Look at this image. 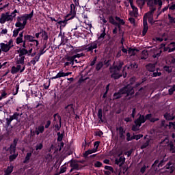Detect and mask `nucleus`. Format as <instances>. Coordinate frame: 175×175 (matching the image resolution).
<instances>
[{
  "label": "nucleus",
  "mask_w": 175,
  "mask_h": 175,
  "mask_svg": "<svg viewBox=\"0 0 175 175\" xmlns=\"http://www.w3.org/2000/svg\"><path fill=\"white\" fill-rule=\"evenodd\" d=\"M174 91H175V85H174L172 86V88L169 89L168 92H169L170 95H172L173 94V92H174Z\"/></svg>",
  "instance_id": "nucleus-43"
},
{
  "label": "nucleus",
  "mask_w": 175,
  "mask_h": 175,
  "mask_svg": "<svg viewBox=\"0 0 175 175\" xmlns=\"http://www.w3.org/2000/svg\"><path fill=\"white\" fill-rule=\"evenodd\" d=\"M142 137H143V135L139 134V135H133V139H135V140H139V139H142Z\"/></svg>",
  "instance_id": "nucleus-41"
},
{
  "label": "nucleus",
  "mask_w": 175,
  "mask_h": 175,
  "mask_svg": "<svg viewBox=\"0 0 175 175\" xmlns=\"http://www.w3.org/2000/svg\"><path fill=\"white\" fill-rule=\"evenodd\" d=\"M99 46V41H94L86 46V50L88 51H92L94 49H96Z\"/></svg>",
  "instance_id": "nucleus-11"
},
{
  "label": "nucleus",
  "mask_w": 175,
  "mask_h": 175,
  "mask_svg": "<svg viewBox=\"0 0 175 175\" xmlns=\"http://www.w3.org/2000/svg\"><path fill=\"white\" fill-rule=\"evenodd\" d=\"M168 18L170 20V23H172L175 24L174 18L172 17V16H170V14L168 15Z\"/></svg>",
  "instance_id": "nucleus-51"
},
{
  "label": "nucleus",
  "mask_w": 175,
  "mask_h": 175,
  "mask_svg": "<svg viewBox=\"0 0 175 175\" xmlns=\"http://www.w3.org/2000/svg\"><path fill=\"white\" fill-rule=\"evenodd\" d=\"M16 146H17V141L14 140V146L12 145L10 146V150L13 151V152H14V151L16 150Z\"/></svg>",
  "instance_id": "nucleus-33"
},
{
  "label": "nucleus",
  "mask_w": 175,
  "mask_h": 175,
  "mask_svg": "<svg viewBox=\"0 0 175 175\" xmlns=\"http://www.w3.org/2000/svg\"><path fill=\"white\" fill-rule=\"evenodd\" d=\"M66 172V167L62 166L60 168V173H65Z\"/></svg>",
  "instance_id": "nucleus-59"
},
{
  "label": "nucleus",
  "mask_w": 175,
  "mask_h": 175,
  "mask_svg": "<svg viewBox=\"0 0 175 175\" xmlns=\"http://www.w3.org/2000/svg\"><path fill=\"white\" fill-rule=\"evenodd\" d=\"M20 31H21V30L19 29H14L13 31V36L14 38H16L18 35V33L20 32Z\"/></svg>",
  "instance_id": "nucleus-40"
},
{
  "label": "nucleus",
  "mask_w": 175,
  "mask_h": 175,
  "mask_svg": "<svg viewBox=\"0 0 175 175\" xmlns=\"http://www.w3.org/2000/svg\"><path fill=\"white\" fill-rule=\"evenodd\" d=\"M151 51L153 53L154 58H157V57H159L161 55V53H162L161 49L158 48H153L151 49Z\"/></svg>",
  "instance_id": "nucleus-15"
},
{
  "label": "nucleus",
  "mask_w": 175,
  "mask_h": 175,
  "mask_svg": "<svg viewBox=\"0 0 175 175\" xmlns=\"http://www.w3.org/2000/svg\"><path fill=\"white\" fill-rule=\"evenodd\" d=\"M66 61H69L71 62V61H75V57L73 56H67L66 57Z\"/></svg>",
  "instance_id": "nucleus-46"
},
{
  "label": "nucleus",
  "mask_w": 175,
  "mask_h": 175,
  "mask_svg": "<svg viewBox=\"0 0 175 175\" xmlns=\"http://www.w3.org/2000/svg\"><path fill=\"white\" fill-rule=\"evenodd\" d=\"M57 24H59L60 27H66V24H68V20L58 21Z\"/></svg>",
  "instance_id": "nucleus-29"
},
{
  "label": "nucleus",
  "mask_w": 175,
  "mask_h": 175,
  "mask_svg": "<svg viewBox=\"0 0 175 175\" xmlns=\"http://www.w3.org/2000/svg\"><path fill=\"white\" fill-rule=\"evenodd\" d=\"M40 33L41 37L44 40H47V39H49V36L47 35V32H46V31L41 30Z\"/></svg>",
  "instance_id": "nucleus-22"
},
{
  "label": "nucleus",
  "mask_w": 175,
  "mask_h": 175,
  "mask_svg": "<svg viewBox=\"0 0 175 175\" xmlns=\"http://www.w3.org/2000/svg\"><path fill=\"white\" fill-rule=\"evenodd\" d=\"M42 148H43V144L40 143L38 144H37L36 146V151L39 150H42Z\"/></svg>",
  "instance_id": "nucleus-38"
},
{
  "label": "nucleus",
  "mask_w": 175,
  "mask_h": 175,
  "mask_svg": "<svg viewBox=\"0 0 175 175\" xmlns=\"http://www.w3.org/2000/svg\"><path fill=\"white\" fill-rule=\"evenodd\" d=\"M129 21H130L131 24H133V25H136V23H135V18H129Z\"/></svg>",
  "instance_id": "nucleus-60"
},
{
  "label": "nucleus",
  "mask_w": 175,
  "mask_h": 175,
  "mask_svg": "<svg viewBox=\"0 0 175 175\" xmlns=\"http://www.w3.org/2000/svg\"><path fill=\"white\" fill-rule=\"evenodd\" d=\"M127 69H137V64L136 63L131 64Z\"/></svg>",
  "instance_id": "nucleus-37"
},
{
  "label": "nucleus",
  "mask_w": 175,
  "mask_h": 175,
  "mask_svg": "<svg viewBox=\"0 0 175 175\" xmlns=\"http://www.w3.org/2000/svg\"><path fill=\"white\" fill-rule=\"evenodd\" d=\"M70 167H72V169L70 170V172L72 173L73 172V170H79V163H77L76 161H71L70 163Z\"/></svg>",
  "instance_id": "nucleus-14"
},
{
  "label": "nucleus",
  "mask_w": 175,
  "mask_h": 175,
  "mask_svg": "<svg viewBox=\"0 0 175 175\" xmlns=\"http://www.w3.org/2000/svg\"><path fill=\"white\" fill-rule=\"evenodd\" d=\"M109 23H111V24H113V25H116V21L114 20V18L112 16L109 17Z\"/></svg>",
  "instance_id": "nucleus-49"
},
{
  "label": "nucleus",
  "mask_w": 175,
  "mask_h": 175,
  "mask_svg": "<svg viewBox=\"0 0 175 175\" xmlns=\"http://www.w3.org/2000/svg\"><path fill=\"white\" fill-rule=\"evenodd\" d=\"M17 155H18V154H14L11 156H10V161H14V159H16V158H17Z\"/></svg>",
  "instance_id": "nucleus-45"
},
{
  "label": "nucleus",
  "mask_w": 175,
  "mask_h": 175,
  "mask_svg": "<svg viewBox=\"0 0 175 175\" xmlns=\"http://www.w3.org/2000/svg\"><path fill=\"white\" fill-rule=\"evenodd\" d=\"M13 172V165H10L8 167V168L5 171V175H9Z\"/></svg>",
  "instance_id": "nucleus-24"
},
{
  "label": "nucleus",
  "mask_w": 175,
  "mask_h": 175,
  "mask_svg": "<svg viewBox=\"0 0 175 175\" xmlns=\"http://www.w3.org/2000/svg\"><path fill=\"white\" fill-rule=\"evenodd\" d=\"M1 35H6L8 33V29H2L1 31L0 32Z\"/></svg>",
  "instance_id": "nucleus-58"
},
{
  "label": "nucleus",
  "mask_w": 175,
  "mask_h": 175,
  "mask_svg": "<svg viewBox=\"0 0 175 175\" xmlns=\"http://www.w3.org/2000/svg\"><path fill=\"white\" fill-rule=\"evenodd\" d=\"M32 17H33V11H32L30 14H23L21 16H18L17 18L15 27H16L18 29L23 31V29L25 28V25H27V21H28V20L31 21Z\"/></svg>",
  "instance_id": "nucleus-2"
},
{
  "label": "nucleus",
  "mask_w": 175,
  "mask_h": 175,
  "mask_svg": "<svg viewBox=\"0 0 175 175\" xmlns=\"http://www.w3.org/2000/svg\"><path fill=\"white\" fill-rule=\"evenodd\" d=\"M164 117L165 119L168 120H174V115L173 114V113H166L164 115Z\"/></svg>",
  "instance_id": "nucleus-20"
},
{
  "label": "nucleus",
  "mask_w": 175,
  "mask_h": 175,
  "mask_svg": "<svg viewBox=\"0 0 175 175\" xmlns=\"http://www.w3.org/2000/svg\"><path fill=\"white\" fill-rule=\"evenodd\" d=\"M44 132V126L40 125L38 128L36 129V135H39L40 133H43Z\"/></svg>",
  "instance_id": "nucleus-19"
},
{
  "label": "nucleus",
  "mask_w": 175,
  "mask_h": 175,
  "mask_svg": "<svg viewBox=\"0 0 175 175\" xmlns=\"http://www.w3.org/2000/svg\"><path fill=\"white\" fill-rule=\"evenodd\" d=\"M126 136H127L126 139H127L128 142H131V140H133V136L131 137V133H127Z\"/></svg>",
  "instance_id": "nucleus-47"
},
{
  "label": "nucleus",
  "mask_w": 175,
  "mask_h": 175,
  "mask_svg": "<svg viewBox=\"0 0 175 175\" xmlns=\"http://www.w3.org/2000/svg\"><path fill=\"white\" fill-rule=\"evenodd\" d=\"M94 152H96V149H91V150H88L86 152H85L84 153V157H88V155L91 154H94Z\"/></svg>",
  "instance_id": "nucleus-23"
},
{
  "label": "nucleus",
  "mask_w": 175,
  "mask_h": 175,
  "mask_svg": "<svg viewBox=\"0 0 175 175\" xmlns=\"http://www.w3.org/2000/svg\"><path fill=\"white\" fill-rule=\"evenodd\" d=\"M139 50L136 49H132V48H129L128 49V53L130 57H132L133 55H135L136 53H137Z\"/></svg>",
  "instance_id": "nucleus-18"
},
{
  "label": "nucleus",
  "mask_w": 175,
  "mask_h": 175,
  "mask_svg": "<svg viewBox=\"0 0 175 175\" xmlns=\"http://www.w3.org/2000/svg\"><path fill=\"white\" fill-rule=\"evenodd\" d=\"M124 94H126V96H129V95H133V94H135L133 87L131 85H128L127 86L122 88L119 92L115 93L113 94V99H118V98H121V95Z\"/></svg>",
  "instance_id": "nucleus-5"
},
{
  "label": "nucleus",
  "mask_w": 175,
  "mask_h": 175,
  "mask_svg": "<svg viewBox=\"0 0 175 175\" xmlns=\"http://www.w3.org/2000/svg\"><path fill=\"white\" fill-rule=\"evenodd\" d=\"M169 49V53H172V51H174L175 50V43L171 42L170 44L168 46Z\"/></svg>",
  "instance_id": "nucleus-27"
},
{
  "label": "nucleus",
  "mask_w": 175,
  "mask_h": 175,
  "mask_svg": "<svg viewBox=\"0 0 175 175\" xmlns=\"http://www.w3.org/2000/svg\"><path fill=\"white\" fill-rule=\"evenodd\" d=\"M57 76H58L59 79H60V77H66L65 72H64L63 70L59 71L57 73Z\"/></svg>",
  "instance_id": "nucleus-39"
},
{
  "label": "nucleus",
  "mask_w": 175,
  "mask_h": 175,
  "mask_svg": "<svg viewBox=\"0 0 175 175\" xmlns=\"http://www.w3.org/2000/svg\"><path fill=\"white\" fill-rule=\"evenodd\" d=\"M24 40L20 37L16 38V44H21V43H23Z\"/></svg>",
  "instance_id": "nucleus-42"
},
{
  "label": "nucleus",
  "mask_w": 175,
  "mask_h": 175,
  "mask_svg": "<svg viewBox=\"0 0 175 175\" xmlns=\"http://www.w3.org/2000/svg\"><path fill=\"white\" fill-rule=\"evenodd\" d=\"M25 70V66H20L16 64L11 68L10 72L12 75H17V73H23Z\"/></svg>",
  "instance_id": "nucleus-8"
},
{
  "label": "nucleus",
  "mask_w": 175,
  "mask_h": 175,
  "mask_svg": "<svg viewBox=\"0 0 175 175\" xmlns=\"http://www.w3.org/2000/svg\"><path fill=\"white\" fill-rule=\"evenodd\" d=\"M39 59H40V56L37 55L32 60L30 61V64H31V65H35L36 62H39Z\"/></svg>",
  "instance_id": "nucleus-21"
},
{
  "label": "nucleus",
  "mask_w": 175,
  "mask_h": 175,
  "mask_svg": "<svg viewBox=\"0 0 175 175\" xmlns=\"http://www.w3.org/2000/svg\"><path fill=\"white\" fill-rule=\"evenodd\" d=\"M98 119L100 120V121H102V122H103V120H102V118H103L102 109H98Z\"/></svg>",
  "instance_id": "nucleus-35"
},
{
  "label": "nucleus",
  "mask_w": 175,
  "mask_h": 175,
  "mask_svg": "<svg viewBox=\"0 0 175 175\" xmlns=\"http://www.w3.org/2000/svg\"><path fill=\"white\" fill-rule=\"evenodd\" d=\"M8 105H13L14 103V100L13 99V97L11 98V100H8V103H7Z\"/></svg>",
  "instance_id": "nucleus-64"
},
{
  "label": "nucleus",
  "mask_w": 175,
  "mask_h": 175,
  "mask_svg": "<svg viewBox=\"0 0 175 175\" xmlns=\"http://www.w3.org/2000/svg\"><path fill=\"white\" fill-rule=\"evenodd\" d=\"M94 150H96V152L98 151V147H99V142H94Z\"/></svg>",
  "instance_id": "nucleus-54"
},
{
  "label": "nucleus",
  "mask_w": 175,
  "mask_h": 175,
  "mask_svg": "<svg viewBox=\"0 0 175 175\" xmlns=\"http://www.w3.org/2000/svg\"><path fill=\"white\" fill-rule=\"evenodd\" d=\"M130 5L133 9V12H134V16H136V14H137V8H136L135 5H133V3L132 1H130Z\"/></svg>",
  "instance_id": "nucleus-28"
},
{
  "label": "nucleus",
  "mask_w": 175,
  "mask_h": 175,
  "mask_svg": "<svg viewBox=\"0 0 175 175\" xmlns=\"http://www.w3.org/2000/svg\"><path fill=\"white\" fill-rule=\"evenodd\" d=\"M116 20L118 21V22L119 23V24H120V25H124V24H125V21H124V20L120 19V17L116 16Z\"/></svg>",
  "instance_id": "nucleus-36"
},
{
  "label": "nucleus",
  "mask_w": 175,
  "mask_h": 175,
  "mask_svg": "<svg viewBox=\"0 0 175 175\" xmlns=\"http://www.w3.org/2000/svg\"><path fill=\"white\" fill-rule=\"evenodd\" d=\"M24 39L25 42H27V40H28V42H34V43H36V46H38L39 44V41H38L37 40H35V38L31 35H28V34L25 35Z\"/></svg>",
  "instance_id": "nucleus-12"
},
{
  "label": "nucleus",
  "mask_w": 175,
  "mask_h": 175,
  "mask_svg": "<svg viewBox=\"0 0 175 175\" xmlns=\"http://www.w3.org/2000/svg\"><path fill=\"white\" fill-rule=\"evenodd\" d=\"M103 66V62H99L98 64L96 66V70H100Z\"/></svg>",
  "instance_id": "nucleus-34"
},
{
  "label": "nucleus",
  "mask_w": 175,
  "mask_h": 175,
  "mask_svg": "<svg viewBox=\"0 0 175 175\" xmlns=\"http://www.w3.org/2000/svg\"><path fill=\"white\" fill-rule=\"evenodd\" d=\"M150 143H152V142L148 140L146 141V143H145L142 146V148H146V147H147L148 146V144H150Z\"/></svg>",
  "instance_id": "nucleus-52"
},
{
  "label": "nucleus",
  "mask_w": 175,
  "mask_h": 175,
  "mask_svg": "<svg viewBox=\"0 0 175 175\" xmlns=\"http://www.w3.org/2000/svg\"><path fill=\"white\" fill-rule=\"evenodd\" d=\"M25 56H20L19 55L15 57V62L16 65H20L21 66H25Z\"/></svg>",
  "instance_id": "nucleus-10"
},
{
  "label": "nucleus",
  "mask_w": 175,
  "mask_h": 175,
  "mask_svg": "<svg viewBox=\"0 0 175 175\" xmlns=\"http://www.w3.org/2000/svg\"><path fill=\"white\" fill-rule=\"evenodd\" d=\"M31 157H32V153H27L23 161V163H28L29 159H31Z\"/></svg>",
  "instance_id": "nucleus-26"
},
{
  "label": "nucleus",
  "mask_w": 175,
  "mask_h": 175,
  "mask_svg": "<svg viewBox=\"0 0 175 175\" xmlns=\"http://www.w3.org/2000/svg\"><path fill=\"white\" fill-rule=\"evenodd\" d=\"M137 5H139V6H144V0H137Z\"/></svg>",
  "instance_id": "nucleus-44"
},
{
  "label": "nucleus",
  "mask_w": 175,
  "mask_h": 175,
  "mask_svg": "<svg viewBox=\"0 0 175 175\" xmlns=\"http://www.w3.org/2000/svg\"><path fill=\"white\" fill-rule=\"evenodd\" d=\"M146 68L148 70H149V72H154L155 69V65L150 64L146 66Z\"/></svg>",
  "instance_id": "nucleus-25"
},
{
  "label": "nucleus",
  "mask_w": 175,
  "mask_h": 175,
  "mask_svg": "<svg viewBox=\"0 0 175 175\" xmlns=\"http://www.w3.org/2000/svg\"><path fill=\"white\" fill-rule=\"evenodd\" d=\"M16 13H18L17 10H14L11 14L10 12H5L1 14L0 17V24H5V23H12L14 20V17L17 16Z\"/></svg>",
  "instance_id": "nucleus-4"
},
{
  "label": "nucleus",
  "mask_w": 175,
  "mask_h": 175,
  "mask_svg": "<svg viewBox=\"0 0 175 175\" xmlns=\"http://www.w3.org/2000/svg\"><path fill=\"white\" fill-rule=\"evenodd\" d=\"M164 69L165 72H168V73H170L172 72V67L165 66Z\"/></svg>",
  "instance_id": "nucleus-53"
},
{
  "label": "nucleus",
  "mask_w": 175,
  "mask_h": 175,
  "mask_svg": "<svg viewBox=\"0 0 175 175\" xmlns=\"http://www.w3.org/2000/svg\"><path fill=\"white\" fill-rule=\"evenodd\" d=\"M17 53H18V55L21 57H24L25 55H31L32 54V48H31L29 51L26 49L20 48L17 50Z\"/></svg>",
  "instance_id": "nucleus-9"
},
{
  "label": "nucleus",
  "mask_w": 175,
  "mask_h": 175,
  "mask_svg": "<svg viewBox=\"0 0 175 175\" xmlns=\"http://www.w3.org/2000/svg\"><path fill=\"white\" fill-rule=\"evenodd\" d=\"M105 170H109V172H111L113 173V167L109 166V165H106L105 167Z\"/></svg>",
  "instance_id": "nucleus-48"
},
{
  "label": "nucleus",
  "mask_w": 175,
  "mask_h": 175,
  "mask_svg": "<svg viewBox=\"0 0 175 175\" xmlns=\"http://www.w3.org/2000/svg\"><path fill=\"white\" fill-rule=\"evenodd\" d=\"M161 72H153L152 77H157V76H161Z\"/></svg>",
  "instance_id": "nucleus-62"
},
{
  "label": "nucleus",
  "mask_w": 175,
  "mask_h": 175,
  "mask_svg": "<svg viewBox=\"0 0 175 175\" xmlns=\"http://www.w3.org/2000/svg\"><path fill=\"white\" fill-rule=\"evenodd\" d=\"M14 44H13V40H10L6 42L0 43V53H8L13 47Z\"/></svg>",
  "instance_id": "nucleus-7"
},
{
  "label": "nucleus",
  "mask_w": 175,
  "mask_h": 175,
  "mask_svg": "<svg viewBox=\"0 0 175 175\" xmlns=\"http://www.w3.org/2000/svg\"><path fill=\"white\" fill-rule=\"evenodd\" d=\"M115 163L118 165V166H122L125 163V157H120L119 159H116Z\"/></svg>",
  "instance_id": "nucleus-16"
},
{
  "label": "nucleus",
  "mask_w": 175,
  "mask_h": 175,
  "mask_svg": "<svg viewBox=\"0 0 175 175\" xmlns=\"http://www.w3.org/2000/svg\"><path fill=\"white\" fill-rule=\"evenodd\" d=\"M54 120L55 121H58L59 122V124H56L55 125V128L57 129V131H59V129H61V124H62V122H61V116H59V115L58 114H55L54 115Z\"/></svg>",
  "instance_id": "nucleus-13"
},
{
  "label": "nucleus",
  "mask_w": 175,
  "mask_h": 175,
  "mask_svg": "<svg viewBox=\"0 0 175 175\" xmlns=\"http://www.w3.org/2000/svg\"><path fill=\"white\" fill-rule=\"evenodd\" d=\"M146 120H150L151 122H155V121H158V118H152L151 119V114H148L146 116V118H144V116H139V118L137 119L135 121V125L132 127V131L134 132H137V131H139V128L142 126V124H144V122H146Z\"/></svg>",
  "instance_id": "nucleus-3"
},
{
  "label": "nucleus",
  "mask_w": 175,
  "mask_h": 175,
  "mask_svg": "<svg viewBox=\"0 0 175 175\" xmlns=\"http://www.w3.org/2000/svg\"><path fill=\"white\" fill-rule=\"evenodd\" d=\"M6 121H7V125H10V124L13 120L10 118H6Z\"/></svg>",
  "instance_id": "nucleus-63"
},
{
  "label": "nucleus",
  "mask_w": 175,
  "mask_h": 175,
  "mask_svg": "<svg viewBox=\"0 0 175 175\" xmlns=\"http://www.w3.org/2000/svg\"><path fill=\"white\" fill-rule=\"evenodd\" d=\"M117 131H119V135H120V137H122V136H124V133H125V131H124V129L122 127H119L117 129Z\"/></svg>",
  "instance_id": "nucleus-31"
},
{
  "label": "nucleus",
  "mask_w": 175,
  "mask_h": 175,
  "mask_svg": "<svg viewBox=\"0 0 175 175\" xmlns=\"http://www.w3.org/2000/svg\"><path fill=\"white\" fill-rule=\"evenodd\" d=\"M105 36H106V33L103 32V33L98 36V39H103V38H105Z\"/></svg>",
  "instance_id": "nucleus-61"
},
{
  "label": "nucleus",
  "mask_w": 175,
  "mask_h": 175,
  "mask_svg": "<svg viewBox=\"0 0 175 175\" xmlns=\"http://www.w3.org/2000/svg\"><path fill=\"white\" fill-rule=\"evenodd\" d=\"M147 57H148V53L146 51H142L141 59H146Z\"/></svg>",
  "instance_id": "nucleus-30"
},
{
  "label": "nucleus",
  "mask_w": 175,
  "mask_h": 175,
  "mask_svg": "<svg viewBox=\"0 0 175 175\" xmlns=\"http://www.w3.org/2000/svg\"><path fill=\"white\" fill-rule=\"evenodd\" d=\"M147 5L150 8V12L146 13L145 16H144V21H143V31L142 35L144 36L146 33H147V31H148V25L147 24V18L148 20V22L150 24H154V12L157 10V8L154 6L155 5H159V9L162 8L163 2L162 0H148L147 1Z\"/></svg>",
  "instance_id": "nucleus-1"
},
{
  "label": "nucleus",
  "mask_w": 175,
  "mask_h": 175,
  "mask_svg": "<svg viewBox=\"0 0 175 175\" xmlns=\"http://www.w3.org/2000/svg\"><path fill=\"white\" fill-rule=\"evenodd\" d=\"M124 65V62H119L117 66H113L111 67L110 72L111 73V77L113 79H120L122 75L120 74V71L121 70V68H122Z\"/></svg>",
  "instance_id": "nucleus-6"
},
{
  "label": "nucleus",
  "mask_w": 175,
  "mask_h": 175,
  "mask_svg": "<svg viewBox=\"0 0 175 175\" xmlns=\"http://www.w3.org/2000/svg\"><path fill=\"white\" fill-rule=\"evenodd\" d=\"M82 50L80 48H75L71 51V54H77V53L81 52Z\"/></svg>",
  "instance_id": "nucleus-32"
},
{
  "label": "nucleus",
  "mask_w": 175,
  "mask_h": 175,
  "mask_svg": "<svg viewBox=\"0 0 175 175\" xmlns=\"http://www.w3.org/2000/svg\"><path fill=\"white\" fill-rule=\"evenodd\" d=\"M58 135V137H57V142H62V139L64 137V135H62V134L61 133H57Z\"/></svg>",
  "instance_id": "nucleus-50"
},
{
  "label": "nucleus",
  "mask_w": 175,
  "mask_h": 175,
  "mask_svg": "<svg viewBox=\"0 0 175 175\" xmlns=\"http://www.w3.org/2000/svg\"><path fill=\"white\" fill-rule=\"evenodd\" d=\"M94 166L96 167H100V166H102V163H100V161H96L95 163H94Z\"/></svg>",
  "instance_id": "nucleus-56"
},
{
  "label": "nucleus",
  "mask_w": 175,
  "mask_h": 175,
  "mask_svg": "<svg viewBox=\"0 0 175 175\" xmlns=\"http://www.w3.org/2000/svg\"><path fill=\"white\" fill-rule=\"evenodd\" d=\"M44 49L45 48H44L43 49H41L40 51V53H38L37 55H40V57L41 55H43V54H44L46 53V51H44Z\"/></svg>",
  "instance_id": "nucleus-57"
},
{
  "label": "nucleus",
  "mask_w": 175,
  "mask_h": 175,
  "mask_svg": "<svg viewBox=\"0 0 175 175\" xmlns=\"http://www.w3.org/2000/svg\"><path fill=\"white\" fill-rule=\"evenodd\" d=\"M65 109L67 113V116L73 114L74 109L73 105L72 104L68 105L67 107H65Z\"/></svg>",
  "instance_id": "nucleus-17"
},
{
  "label": "nucleus",
  "mask_w": 175,
  "mask_h": 175,
  "mask_svg": "<svg viewBox=\"0 0 175 175\" xmlns=\"http://www.w3.org/2000/svg\"><path fill=\"white\" fill-rule=\"evenodd\" d=\"M170 147L171 152H175V146H173V144H170Z\"/></svg>",
  "instance_id": "nucleus-55"
}]
</instances>
